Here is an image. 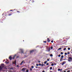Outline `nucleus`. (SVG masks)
<instances>
[{"label":"nucleus","mask_w":72,"mask_h":72,"mask_svg":"<svg viewBox=\"0 0 72 72\" xmlns=\"http://www.w3.org/2000/svg\"><path fill=\"white\" fill-rule=\"evenodd\" d=\"M4 66V64H2L1 66L0 67V71H1L2 69V67Z\"/></svg>","instance_id":"1"},{"label":"nucleus","mask_w":72,"mask_h":72,"mask_svg":"<svg viewBox=\"0 0 72 72\" xmlns=\"http://www.w3.org/2000/svg\"><path fill=\"white\" fill-rule=\"evenodd\" d=\"M65 63H66V61H64L63 62V63H62V66H63V65H64V64H65Z\"/></svg>","instance_id":"2"},{"label":"nucleus","mask_w":72,"mask_h":72,"mask_svg":"<svg viewBox=\"0 0 72 72\" xmlns=\"http://www.w3.org/2000/svg\"><path fill=\"white\" fill-rule=\"evenodd\" d=\"M26 69L25 68H23L22 70L21 71H25V70H26Z\"/></svg>","instance_id":"3"},{"label":"nucleus","mask_w":72,"mask_h":72,"mask_svg":"<svg viewBox=\"0 0 72 72\" xmlns=\"http://www.w3.org/2000/svg\"><path fill=\"white\" fill-rule=\"evenodd\" d=\"M9 59L11 60L12 59V56H10L9 57Z\"/></svg>","instance_id":"4"},{"label":"nucleus","mask_w":72,"mask_h":72,"mask_svg":"<svg viewBox=\"0 0 72 72\" xmlns=\"http://www.w3.org/2000/svg\"><path fill=\"white\" fill-rule=\"evenodd\" d=\"M24 63V61H23L21 63V64H20L21 65H22V63Z\"/></svg>","instance_id":"5"},{"label":"nucleus","mask_w":72,"mask_h":72,"mask_svg":"<svg viewBox=\"0 0 72 72\" xmlns=\"http://www.w3.org/2000/svg\"><path fill=\"white\" fill-rule=\"evenodd\" d=\"M47 41L48 42H50V40H49V39L47 38Z\"/></svg>","instance_id":"6"},{"label":"nucleus","mask_w":72,"mask_h":72,"mask_svg":"<svg viewBox=\"0 0 72 72\" xmlns=\"http://www.w3.org/2000/svg\"><path fill=\"white\" fill-rule=\"evenodd\" d=\"M15 63H16V61H14L13 62V64H15Z\"/></svg>","instance_id":"7"},{"label":"nucleus","mask_w":72,"mask_h":72,"mask_svg":"<svg viewBox=\"0 0 72 72\" xmlns=\"http://www.w3.org/2000/svg\"><path fill=\"white\" fill-rule=\"evenodd\" d=\"M41 66H42V67L44 66V64H43V63H42L41 64Z\"/></svg>","instance_id":"8"},{"label":"nucleus","mask_w":72,"mask_h":72,"mask_svg":"<svg viewBox=\"0 0 72 72\" xmlns=\"http://www.w3.org/2000/svg\"><path fill=\"white\" fill-rule=\"evenodd\" d=\"M50 70H51V69H53V68H52V67H51L50 68Z\"/></svg>","instance_id":"9"},{"label":"nucleus","mask_w":72,"mask_h":72,"mask_svg":"<svg viewBox=\"0 0 72 72\" xmlns=\"http://www.w3.org/2000/svg\"><path fill=\"white\" fill-rule=\"evenodd\" d=\"M61 49H62V48H60L58 49V50H61Z\"/></svg>","instance_id":"10"},{"label":"nucleus","mask_w":72,"mask_h":72,"mask_svg":"<svg viewBox=\"0 0 72 72\" xmlns=\"http://www.w3.org/2000/svg\"><path fill=\"white\" fill-rule=\"evenodd\" d=\"M15 56H16V55H15V56L14 57L13 59H14V58H15Z\"/></svg>","instance_id":"11"},{"label":"nucleus","mask_w":72,"mask_h":72,"mask_svg":"<svg viewBox=\"0 0 72 72\" xmlns=\"http://www.w3.org/2000/svg\"><path fill=\"white\" fill-rule=\"evenodd\" d=\"M51 66H54V64L52 63L51 64Z\"/></svg>","instance_id":"12"},{"label":"nucleus","mask_w":72,"mask_h":72,"mask_svg":"<svg viewBox=\"0 0 72 72\" xmlns=\"http://www.w3.org/2000/svg\"><path fill=\"white\" fill-rule=\"evenodd\" d=\"M61 57V58H64V56H63V55H62Z\"/></svg>","instance_id":"13"},{"label":"nucleus","mask_w":72,"mask_h":72,"mask_svg":"<svg viewBox=\"0 0 72 72\" xmlns=\"http://www.w3.org/2000/svg\"><path fill=\"white\" fill-rule=\"evenodd\" d=\"M46 63H47V61H46L44 62V64H46Z\"/></svg>","instance_id":"14"},{"label":"nucleus","mask_w":72,"mask_h":72,"mask_svg":"<svg viewBox=\"0 0 72 72\" xmlns=\"http://www.w3.org/2000/svg\"><path fill=\"white\" fill-rule=\"evenodd\" d=\"M58 71H60V69L59 68L58 69Z\"/></svg>","instance_id":"15"},{"label":"nucleus","mask_w":72,"mask_h":72,"mask_svg":"<svg viewBox=\"0 0 72 72\" xmlns=\"http://www.w3.org/2000/svg\"><path fill=\"white\" fill-rule=\"evenodd\" d=\"M71 49H70V48H68V50H70Z\"/></svg>","instance_id":"16"},{"label":"nucleus","mask_w":72,"mask_h":72,"mask_svg":"<svg viewBox=\"0 0 72 72\" xmlns=\"http://www.w3.org/2000/svg\"><path fill=\"white\" fill-rule=\"evenodd\" d=\"M60 54H61V55H62V54H63V52H61L60 53Z\"/></svg>","instance_id":"17"},{"label":"nucleus","mask_w":72,"mask_h":72,"mask_svg":"<svg viewBox=\"0 0 72 72\" xmlns=\"http://www.w3.org/2000/svg\"><path fill=\"white\" fill-rule=\"evenodd\" d=\"M69 59H72V57H69Z\"/></svg>","instance_id":"18"},{"label":"nucleus","mask_w":72,"mask_h":72,"mask_svg":"<svg viewBox=\"0 0 72 72\" xmlns=\"http://www.w3.org/2000/svg\"><path fill=\"white\" fill-rule=\"evenodd\" d=\"M33 50H32V51H30V53H31L33 52Z\"/></svg>","instance_id":"19"},{"label":"nucleus","mask_w":72,"mask_h":72,"mask_svg":"<svg viewBox=\"0 0 72 72\" xmlns=\"http://www.w3.org/2000/svg\"><path fill=\"white\" fill-rule=\"evenodd\" d=\"M66 48H65L64 49V51H65V50H66Z\"/></svg>","instance_id":"20"},{"label":"nucleus","mask_w":72,"mask_h":72,"mask_svg":"<svg viewBox=\"0 0 72 72\" xmlns=\"http://www.w3.org/2000/svg\"><path fill=\"white\" fill-rule=\"evenodd\" d=\"M53 55L52 54H51L50 55V57H53Z\"/></svg>","instance_id":"21"},{"label":"nucleus","mask_w":72,"mask_h":72,"mask_svg":"<svg viewBox=\"0 0 72 72\" xmlns=\"http://www.w3.org/2000/svg\"><path fill=\"white\" fill-rule=\"evenodd\" d=\"M58 57H60V54L58 55Z\"/></svg>","instance_id":"22"},{"label":"nucleus","mask_w":72,"mask_h":72,"mask_svg":"<svg viewBox=\"0 0 72 72\" xmlns=\"http://www.w3.org/2000/svg\"><path fill=\"white\" fill-rule=\"evenodd\" d=\"M65 55H67V53H65Z\"/></svg>","instance_id":"23"},{"label":"nucleus","mask_w":72,"mask_h":72,"mask_svg":"<svg viewBox=\"0 0 72 72\" xmlns=\"http://www.w3.org/2000/svg\"><path fill=\"white\" fill-rule=\"evenodd\" d=\"M32 68H34V67H33V66H32Z\"/></svg>","instance_id":"24"},{"label":"nucleus","mask_w":72,"mask_h":72,"mask_svg":"<svg viewBox=\"0 0 72 72\" xmlns=\"http://www.w3.org/2000/svg\"><path fill=\"white\" fill-rule=\"evenodd\" d=\"M46 65L47 66H48V65H49V63H47V64H46Z\"/></svg>","instance_id":"25"},{"label":"nucleus","mask_w":72,"mask_h":72,"mask_svg":"<svg viewBox=\"0 0 72 72\" xmlns=\"http://www.w3.org/2000/svg\"><path fill=\"white\" fill-rule=\"evenodd\" d=\"M70 54V52H68V54Z\"/></svg>","instance_id":"26"},{"label":"nucleus","mask_w":72,"mask_h":72,"mask_svg":"<svg viewBox=\"0 0 72 72\" xmlns=\"http://www.w3.org/2000/svg\"><path fill=\"white\" fill-rule=\"evenodd\" d=\"M62 58H61L60 59V61H61V62H62Z\"/></svg>","instance_id":"27"},{"label":"nucleus","mask_w":72,"mask_h":72,"mask_svg":"<svg viewBox=\"0 0 72 72\" xmlns=\"http://www.w3.org/2000/svg\"><path fill=\"white\" fill-rule=\"evenodd\" d=\"M26 72H29V71H28V70H27L26 71Z\"/></svg>","instance_id":"28"},{"label":"nucleus","mask_w":72,"mask_h":72,"mask_svg":"<svg viewBox=\"0 0 72 72\" xmlns=\"http://www.w3.org/2000/svg\"><path fill=\"white\" fill-rule=\"evenodd\" d=\"M12 15V13H10V14L9 15Z\"/></svg>","instance_id":"29"},{"label":"nucleus","mask_w":72,"mask_h":72,"mask_svg":"<svg viewBox=\"0 0 72 72\" xmlns=\"http://www.w3.org/2000/svg\"><path fill=\"white\" fill-rule=\"evenodd\" d=\"M51 49H53V47H51Z\"/></svg>","instance_id":"30"},{"label":"nucleus","mask_w":72,"mask_h":72,"mask_svg":"<svg viewBox=\"0 0 72 72\" xmlns=\"http://www.w3.org/2000/svg\"><path fill=\"white\" fill-rule=\"evenodd\" d=\"M17 13H20V12L19 11H17Z\"/></svg>","instance_id":"31"},{"label":"nucleus","mask_w":72,"mask_h":72,"mask_svg":"<svg viewBox=\"0 0 72 72\" xmlns=\"http://www.w3.org/2000/svg\"><path fill=\"white\" fill-rule=\"evenodd\" d=\"M39 66H41V64H39Z\"/></svg>","instance_id":"32"},{"label":"nucleus","mask_w":72,"mask_h":72,"mask_svg":"<svg viewBox=\"0 0 72 72\" xmlns=\"http://www.w3.org/2000/svg\"><path fill=\"white\" fill-rule=\"evenodd\" d=\"M68 61L69 62H70V61H71V60H69H69H68Z\"/></svg>","instance_id":"33"},{"label":"nucleus","mask_w":72,"mask_h":72,"mask_svg":"<svg viewBox=\"0 0 72 72\" xmlns=\"http://www.w3.org/2000/svg\"><path fill=\"white\" fill-rule=\"evenodd\" d=\"M44 42L45 43H46V41H44Z\"/></svg>","instance_id":"34"},{"label":"nucleus","mask_w":72,"mask_h":72,"mask_svg":"<svg viewBox=\"0 0 72 72\" xmlns=\"http://www.w3.org/2000/svg\"><path fill=\"white\" fill-rule=\"evenodd\" d=\"M5 62L6 63V64L8 63L7 62V61H6Z\"/></svg>","instance_id":"35"},{"label":"nucleus","mask_w":72,"mask_h":72,"mask_svg":"<svg viewBox=\"0 0 72 72\" xmlns=\"http://www.w3.org/2000/svg\"><path fill=\"white\" fill-rule=\"evenodd\" d=\"M47 61H49V59H47Z\"/></svg>","instance_id":"36"},{"label":"nucleus","mask_w":72,"mask_h":72,"mask_svg":"<svg viewBox=\"0 0 72 72\" xmlns=\"http://www.w3.org/2000/svg\"><path fill=\"white\" fill-rule=\"evenodd\" d=\"M36 66H39V65L38 64H37Z\"/></svg>","instance_id":"37"},{"label":"nucleus","mask_w":72,"mask_h":72,"mask_svg":"<svg viewBox=\"0 0 72 72\" xmlns=\"http://www.w3.org/2000/svg\"><path fill=\"white\" fill-rule=\"evenodd\" d=\"M54 64L55 66L56 65V64L54 63Z\"/></svg>","instance_id":"38"},{"label":"nucleus","mask_w":72,"mask_h":72,"mask_svg":"<svg viewBox=\"0 0 72 72\" xmlns=\"http://www.w3.org/2000/svg\"><path fill=\"white\" fill-rule=\"evenodd\" d=\"M30 71H32V69H31V68H30Z\"/></svg>","instance_id":"39"},{"label":"nucleus","mask_w":72,"mask_h":72,"mask_svg":"<svg viewBox=\"0 0 72 72\" xmlns=\"http://www.w3.org/2000/svg\"><path fill=\"white\" fill-rule=\"evenodd\" d=\"M51 42H53V40H52L51 41Z\"/></svg>","instance_id":"40"},{"label":"nucleus","mask_w":72,"mask_h":72,"mask_svg":"<svg viewBox=\"0 0 72 72\" xmlns=\"http://www.w3.org/2000/svg\"><path fill=\"white\" fill-rule=\"evenodd\" d=\"M42 72H45V71L44 70Z\"/></svg>","instance_id":"41"},{"label":"nucleus","mask_w":72,"mask_h":72,"mask_svg":"<svg viewBox=\"0 0 72 72\" xmlns=\"http://www.w3.org/2000/svg\"><path fill=\"white\" fill-rule=\"evenodd\" d=\"M70 72V71H67V72Z\"/></svg>","instance_id":"42"},{"label":"nucleus","mask_w":72,"mask_h":72,"mask_svg":"<svg viewBox=\"0 0 72 72\" xmlns=\"http://www.w3.org/2000/svg\"><path fill=\"white\" fill-rule=\"evenodd\" d=\"M60 71H62V69H60Z\"/></svg>","instance_id":"43"},{"label":"nucleus","mask_w":72,"mask_h":72,"mask_svg":"<svg viewBox=\"0 0 72 72\" xmlns=\"http://www.w3.org/2000/svg\"><path fill=\"white\" fill-rule=\"evenodd\" d=\"M36 68H37V67H36Z\"/></svg>","instance_id":"44"},{"label":"nucleus","mask_w":72,"mask_h":72,"mask_svg":"<svg viewBox=\"0 0 72 72\" xmlns=\"http://www.w3.org/2000/svg\"><path fill=\"white\" fill-rule=\"evenodd\" d=\"M11 11H12V10H10Z\"/></svg>","instance_id":"45"},{"label":"nucleus","mask_w":72,"mask_h":72,"mask_svg":"<svg viewBox=\"0 0 72 72\" xmlns=\"http://www.w3.org/2000/svg\"><path fill=\"white\" fill-rule=\"evenodd\" d=\"M17 67H19V66L18 65L17 66Z\"/></svg>","instance_id":"46"},{"label":"nucleus","mask_w":72,"mask_h":72,"mask_svg":"<svg viewBox=\"0 0 72 72\" xmlns=\"http://www.w3.org/2000/svg\"><path fill=\"white\" fill-rule=\"evenodd\" d=\"M32 1H33V2H34V0H33Z\"/></svg>","instance_id":"47"},{"label":"nucleus","mask_w":72,"mask_h":72,"mask_svg":"<svg viewBox=\"0 0 72 72\" xmlns=\"http://www.w3.org/2000/svg\"><path fill=\"white\" fill-rule=\"evenodd\" d=\"M64 72H66V71H64Z\"/></svg>","instance_id":"48"},{"label":"nucleus","mask_w":72,"mask_h":72,"mask_svg":"<svg viewBox=\"0 0 72 72\" xmlns=\"http://www.w3.org/2000/svg\"><path fill=\"white\" fill-rule=\"evenodd\" d=\"M39 62L40 63V61H39Z\"/></svg>","instance_id":"49"},{"label":"nucleus","mask_w":72,"mask_h":72,"mask_svg":"<svg viewBox=\"0 0 72 72\" xmlns=\"http://www.w3.org/2000/svg\"><path fill=\"white\" fill-rule=\"evenodd\" d=\"M4 61H5V60H3V62H4Z\"/></svg>","instance_id":"50"},{"label":"nucleus","mask_w":72,"mask_h":72,"mask_svg":"<svg viewBox=\"0 0 72 72\" xmlns=\"http://www.w3.org/2000/svg\"><path fill=\"white\" fill-rule=\"evenodd\" d=\"M9 72H12V71H11V72H10V71H9Z\"/></svg>","instance_id":"51"},{"label":"nucleus","mask_w":72,"mask_h":72,"mask_svg":"<svg viewBox=\"0 0 72 72\" xmlns=\"http://www.w3.org/2000/svg\"><path fill=\"white\" fill-rule=\"evenodd\" d=\"M22 53H23V52L22 51Z\"/></svg>","instance_id":"52"},{"label":"nucleus","mask_w":72,"mask_h":72,"mask_svg":"<svg viewBox=\"0 0 72 72\" xmlns=\"http://www.w3.org/2000/svg\"><path fill=\"white\" fill-rule=\"evenodd\" d=\"M51 72H53L52 71H51Z\"/></svg>","instance_id":"53"},{"label":"nucleus","mask_w":72,"mask_h":72,"mask_svg":"<svg viewBox=\"0 0 72 72\" xmlns=\"http://www.w3.org/2000/svg\"><path fill=\"white\" fill-rule=\"evenodd\" d=\"M71 53H72V52H71Z\"/></svg>","instance_id":"54"},{"label":"nucleus","mask_w":72,"mask_h":72,"mask_svg":"<svg viewBox=\"0 0 72 72\" xmlns=\"http://www.w3.org/2000/svg\"><path fill=\"white\" fill-rule=\"evenodd\" d=\"M23 41H24V40H23Z\"/></svg>","instance_id":"55"},{"label":"nucleus","mask_w":72,"mask_h":72,"mask_svg":"<svg viewBox=\"0 0 72 72\" xmlns=\"http://www.w3.org/2000/svg\"><path fill=\"white\" fill-rule=\"evenodd\" d=\"M66 70H65V71H66Z\"/></svg>","instance_id":"56"},{"label":"nucleus","mask_w":72,"mask_h":72,"mask_svg":"<svg viewBox=\"0 0 72 72\" xmlns=\"http://www.w3.org/2000/svg\"><path fill=\"white\" fill-rule=\"evenodd\" d=\"M31 0H30V1H31Z\"/></svg>","instance_id":"57"}]
</instances>
